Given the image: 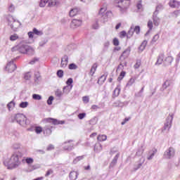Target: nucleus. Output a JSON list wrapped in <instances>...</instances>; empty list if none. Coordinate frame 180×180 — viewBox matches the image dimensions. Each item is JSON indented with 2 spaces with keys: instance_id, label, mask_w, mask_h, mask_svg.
I'll use <instances>...</instances> for the list:
<instances>
[{
  "instance_id": "obj_1",
  "label": "nucleus",
  "mask_w": 180,
  "mask_h": 180,
  "mask_svg": "<svg viewBox=\"0 0 180 180\" xmlns=\"http://www.w3.org/2000/svg\"><path fill=\"white\" fill-rule=\"evenodd\" d=\"M19 152H15L12 154L11 158H7L4 160V164L8 169L18 168L20 165V158L22 156Z\"/></svg>"
},
{
  "instance_id": "obj_2",
  "label": "nucleus",
  "mask_w": 180,
  "mask_h": 180,
  "mask_svg": "<svg viewBox=\"0 0 180 180\" xmlns=\"http://www.w3.org/2000/svg\"><path fill=\"white\" fill-rule=\"evenodd\" d=\"M11 122H13V123H15V122H16V123H18L20 126H22V127H26L27 124H29V122L27 121L26 115L22 113H18L12 116Z\"/></svg>"
},
{
  "instance_id": "obj_3",
  "label": "nucleus",
  "mask_w": 180,
  "mask_h": 180,
  "mask_svg": "<svg viewBox=\"0 0 180 180\" xmlns=\"http://www.w3.org/2000/svg\"><path fill=\"white\" fill-rule=\"evenodd\" d=\"M6 20L8 23V26L13 30L14 32H16L19 27H20V22L19 20L15 19L13 16L8 15L6 17Z\"/></svg>"
},
{
  "instance_id": "obj_4",
  "label": "nucleus",
  "mask_w": 180,
  "mask_h": 180,
  "mask_svg": "<svg viewBox=\"0 0 180 180\" xmlns=\"http://www.w3.org/2000/svg\"><path fill=\"white\" fill-rule=\"evenodd\" d=\"M115 4L120 8V12L124 13L130 6V0H115Z\"/></svg>"
},
{
  "instance_id": "obj_5",
  "label": "nucleus",
  "mask_w": 180,
  "mask_h": 180,
  "mask_svg": "<svg viewBox=\"0 0 180 180\" xmlns=\"http://www.w3.org/2000/svg\"><path fill=\"white\" fill-rule=\"evenodd\" d=\"M172 120H174V114L169 113L166 119V122L165 123V126L162 129V132L164 131H169V129H171L172 126Z\"/></svg>"
},
{
  "instance_id": "obj_6",
  "label": "nucleus",
  "mask_w": 180,
  "mask_h": 180,
  "mask_svg": "<svg viewBox=\"0 0 180 180\" xmlns=\"http://www.w3.org/2000/svg\"><path fill=\"white\" fill-rule=\"evenodd\" d=\"M175 155V149L174 148H169L164 154L165 158L167 160H170V158H173Z\"/></svg>"
},
{
  "instance_id": "obj_7",
  "label": "nucleus",
  "mask_w": 180,
  "mask_h": 180,
  "mask_svg": "<svg viewBox=\"0 0 180 180\" xmlns=\"http://www.w3.org/2000/svg\"><path fill=\"white\" fill-rule=\"evenodd\" d=\"M63 150L66 151H71L74 148V143H72V140L66 141L63 143Z\"/></svg>"
},
{
  "instance_id": "obj_8",
  "label": "nucleus",
  "mask_w": 180,
  "mask_h": 180,
  "mask_svg": "<svg viewBox=\"0 0 180 180\" xmlns=\"http://www.w3.org/2000/svg\"><path fill=\"white\" fill-rule=\"evenodd\" d=\"M44 122L45 123H52V124H64L65 123L64 120H58L53 118H45L44 119Z\"/></svg>"
},
{
  "instance_id": "obj_9",
  "label": "nucleus",
  "mask_w": 180,
  "mask_h": 180,
  "mask_svg": "<svg viewBox=\"0 0 180 180\" xmlns=\"http://www.w3.org/2000/svg\"><path fill=\"white\" fill-rule=\"evenodd\" d=\"M18 67L16 66V64L13 63V60H11L8 63L6 70L8 71V72H13V71L16 70Z\"/></svg>"
},
{
  "instance_id": "obj_10",
  "label": "nucleus",
  "mask_w": 180,
  "mask_h": 180,
  "mask_svg": "<svg viewBox=\"0 0 180 180\" xmlns=\"http://www.w3.org/2000/svg\"><path fill=\"white\" fill-rule=\"evenodd\" d=\"M82 25V20L81 19H73L70 24V27L72 29H77V27H79Z\"/></svg>"
},
{
  "instance_id": "obj_11",
  "label": "nucleus",
  "mask_w": 180,
  "mask_h": 180,
  "mask_svg": "<svg viewBox=\"0 0 180 180\" xmlns=\"http://www.w3.org/2000/svg\"><path fill=\"white\" fill-rule=\"evenodd\" d=\"M112 15L111 11H107L105 14H103V15H98L100 19L99 21L101 23H106L108 22V16Z\"/></svg>"
},
{
  "instance_id": "obj_12",
  "label": "nucleus",
  "mask_w": 180,
  "mask_h": 180,
  "mask_svg": "<svg viewBox=\"0 0 180 180\" xmlns=\"http://www.w3.org/2000/svg\"><path fill=\"white\" fill-rule=\"evenodd\" d=\"M130 51H131V49H130V47H128L123 51L120 56V58H122V60H126V58H127L129 56H130Z\"/></svg>"
},
{
  "instance_id": "obj_13",
  "label": "nucleus",
  "mask_w": 180,
  "mask_h": 180,
  "mask_svg": "<svg viewBox=\"0 0 180 180\" xmlns=\"http://www.w3.org/2000/svg\"><path fill=\"white\" fill-rule=\"evenodd\" d=\"M144 162H146V158L141 157L139 161V164L134 167V171H137V169H140Z\"/></svg>"
},
{
  "instance_id": "obj_14",
  "label": "nucleus",
  "mask_w": 180,
  "mask_h": 180,
  "mask_svg": "<svg viewBox=\"0 0 180 180\" xmlns=\"http://www.w3.org/2000/svg\"><path fill=\"white\" fill-rule=\"evenodd\" d=\"M172 84V80L171 79H167L162 84V88L160 89L161 91H165L167 88L169 86H171V84Z\"/></svg>"
},
{
  "instance_id": "obj_15",
  "label": "nucleus",
  "mask_w": 180,
  "mask_h": 180,
  "mask_svg": "<svg viewBox=\"0 0 180 180\" xmlns=\"http://www.w3.org/2000/svg\"><path fill=\"white\" fill-rule=\"evenodd\" d=\"M27 46L26 44H20L18 45V51L19 53H21L22 54H25L26 53V50H27Z\"/></svg>"
},
{
  "instance_id": "obj_16",
  "label": "nucleus",
  "mask_w": 180,
  "mask_h": 180,
  "mask_svg": "<svg viewBox=\"0 0 180 180\" xmlns=\"http://www.w3.org/2000/svg\"><path fill=\"white\" fill-rule=\"evenodd\" d=\"M79 12V8H72L69 12V16H70V18H74V16H76V15H77Z\"/></svg>"
},
{
  "instance_id": "obj_17",
  "label": "nucleus",
  "mask_w": 180,
  "mask_h": 180,
  "mask_svg": "<svg viewBox=\"0 0 180 180\" xmlns=\"http://www.w3.org/2000/svg\"><path fill=\"white\" fill-rule=\"evenodd\" d=\"M164 63V53H160L158 56V60L155 63V65H161Z\"/></svg>"
},
{
  "instance_id": "obj_18",
  "label": "nucleus",
  "mask_w": 180,
  "mask_h": 180,
  "mask_svg": "<svg viewBox=\"0 0 180 180\" xmlns=\"http://www.w3.org/2000/svg\"><path fill=\"white\" fill-rule=\"evenodd\" d=\"M68 64V56H65L63 58H62L60 67H62V68H65Z\"/></svg>"
},
{
  "instance_id": "obj_19",
  "label": "nucleus",
  "mask_w": 180,
  "mask_h": 180,
  "mask_svg": "<svg viewBox=\"0 0 180 180\" xmlns=\"http://www.w3.org/2000/svg\"><path fill=\"white\" fill-rule=\"evenodd\" d=\"M51 125L50 124H46L44 128V134L49 135L51 134Z\"/></svg>"
},
{
  "instance_id": "obj_20",
  "label": "nucleus",
  "mask_w": 180,
  "mask_h": 180,
  "mask_svg": "<svg viewBox=\"0 0 180 180\" xmlns=\"http://www.w3.org/2000/svg\"><path fill=\"white\" fill-rule=\"evenodd\" d=\"M25 54H27V56H34V49H33V47L28 45L27 47V50L25 51Z\"/></svg>"
},
{
  "instance_id": "obj_21",
  "label": "nucleus",
  "mask_w": 180,
  "mask_h": 180,
  "mask_svg": "<svg viewBox=\"0 0 180 180\" xmlns=\"http://www.w3.org/2000/svg\"><path fill=\"white\" fill-rule=\"evenodd\" d=\"M171 8H179L180 2L176 0H172L169 3Z\"/></svg>"
},
{
  "instance_id": "obj_22",
  "label": "nucleus",
  "mask_w": 180,
  "mask_h": 180,
  "mask_svg": "<svg viewBox=\"0 0 180 180\" xmlns=\"http://www.w3.org/2000/svg\"><path fill=\"white\" fill-rule=\"evenodd\" d=\"M120 84H118L113 91V97L117 98V96H119V95L120 94Z\"/></svg>"
},
{
  "instance_id": "obj_23",
  "label": "nucleus",
  "mask_w": 180,
  "mask_h": 180,
  "mask_svg": "<svg viewBox=\"0 0 180 180\" xmlns=\"http://www.w3.org/2000/svg\"><path fill=\"white\" fill-rule=\"evenodd\" d=\"M172 61H174V58L172 56H167L164 60V63L166 65H171V64H172Z\"/></svg>"
},
{
  "instance_id": "obj_24",
  "label": "nucleus",
  "mask_w": 180,
  "mask_h": 180,
  "mask_svg": "<svg viewBox=\"0 0 180 180\" xmlns=\"http://www.w3.org/2000/svg\"><path fill=\"white\" fill-rule=\"evenodd\" d=\"M153 25L155 26H158L160 25V22L161 20L158 18V16H157V15H155V13H153Z\"/></svg>"
},
{
  "instance_id": "obj_25",
  "label": "nucleus",
  "mask_w": 180,
  "mask_h": 180,
  "mask_svg": "<svg viewBox=\"0 0 180 180\" xmlns=\"http://www.w3.org/2000/svg\"><path fill=\"white\" fill-rule=\"evenodd\" d=\"M70 179L71 180H76L78 178V172L72 171L70 173Z\"/></svg>"
},
{
  "instance_id": "obj_26",
  "label": "nucleus",
  "mask_w": 180,
  "mask_h": 180,
  "mask_svg": "<svg viewBox=\"0 0 180 180\" xmlns=\"http://www.w3.org/2000/svg\"><path fill=\"white\" fill-rule=\"evenodd\" d=\"M164 9V6L161 4H159L155 8V11H154L153 13H155V15H158L159 12H160V11H162Z\"/></svg>"
},
{
  "instance_id": "obj_27",
  "label": "nucleus",
  "mask_w": 180,
  "mask_h": 180,
  "mask_svg": "<svg viewBox=\"0 0 180 180\" xmlns=\"http://www.w3.org/2000/svg\"><path fill=\"white\" fill-rule=\"evenodd\" d=\"M95 153H99L102 151V145L101 143H96L94 146Z\"/></svg>"
},
{
  "instance_id": "obj_28",
  "label": "nucleus",
  "mask_w": 180,
  "mask_h": 180,
  "mask_svg": "<svg viewBox=\"0 0 180 180\" xmlns=\"http://www.w3.org/2000/svg\"><path fill=\"white\" fill-rule=\"evenodd\" d=\"M155 153H157V150H152L149 151V155L147 157V160H148L149 161L150 160H153V158H154V156L155 155Z\"/></svg>"
},
{
  "instance_id": "obj_29",
  "label": "nucleus",
  "mask_w": 180,
  "mask_h": 180,
  "mask_svg": "<svg viewBox=\"0 0 180 180\" xmlns=\"http://www.w3.org/2000/svg\"><path fill=\"white\" fill-rule=\"evenodd\" d=\"M106 11H108V8L105 6L101 7L98 11V16H102L103 15H106V13H105V12H106Z\"/></svg>"
},
{
  "instance_id": "obj_30",
  "label": "nucleus",
  "mask_w": 180,
  "mask_h": 180,
  "mask_svg": "<svg viewBox=\"0 0 180 180\" xmlns=\"http://www.w3.org/2000/svg\"><path fill=\"white\" fill-rule=\"evenodd\" d=\"M15 103L13 102V101L9 102L7 104V108H8L9 112L13 110V109L15 108Z\"/></svg>"
},
{
  "instance_id": "obj_31",
  "label": "nucleus",
  "mask_w": 180,
  "mask_h": 180,
  "mask_svg": "<svg viewBox=\"0 0 180 180\" xmlns=\"http://www.w3.org/2000/svg\"><path fill=\"white\" fill-rule=\"evenodd\" d=\"M71 89H72V85L70 86H65L63 87V94H65L66 95H68L69 92H71Z\"/></svg>"
},
{
  "instance_id": "obj_32",
  "label": "nucleus",
  "mask_w": 180,
  "mask_h": 180,
  "mask_svg": "<svg viewBox=\"0 0 180 180\" xmlns=\"http://www.w3.org/2000/svg\"><path fill=\"white\" fill-rule=\"evenodd\" d=\"M96 68H98V65H96V63H94L92 65V67H91V68L90 70V72H89L90 75L91 77H94V74H95V72L96 71Z\"/></svg>"
},
{
  "instance_id": "obj_33",
  "label": "nucleus",
  "mask_w": 180,
  "mask_h": 180,
  "mask_svg": "<svg viewBox=\"0 0 180 180\" xmlns=\"http://www.w3.org/2000/svg\"><path fill=\"white\" fill-rule=\"evenodd\" d=\"M134 34V29L133 28V27H131V28L128 31V33L127 34V39H131L133 37Z\"/></svg>"
},
{
  "instance_id": "obj_34",
  "label": "nucleus",
  "mask_w": 180,
  "mask_h": 180,
  "mask_svg": "<svg viewBox=\"0 0 180 180\" xmlns=\"http://www.w3.org/2000/svg\"><path fill=\"white\" fill-rule=\"evenodd\" d=\"M107 139L108 136L105 134L98 135L97 137L98 141H106Z\"/></svg>"
},
{
  "instance_id": "obj_35",
  "label": "nucleus",
  "mask_w": 180,
  "mask_h": 180,
  "mask_svg": "<svg viewBox=\"0 0 180 180\" xmlns=\"http://www.w3.org/2000/svg\"><path fill=\"white\" fill-rule=\"evenodd\" d=\"M136 82V77H131L129 79V80L128 81L126 86H131L133 85V84H134Z\"/></svg>"
},
{
  "instance_id": "obj_36",
  "label": "nucleus",
  "mask_w": 180,
  "mask_h": 180,
  "mask_svg": "<svg viewBox=\"0 0 180 180\" xmlns=\"http://www.w3.org/2000/svg\"><path fill=\"white\" fill-rule=\"evenodd\" d=\"M147 43H148L147 40H144V41L141 43V46H139V50H140L141 51H144L146 47L147 46Z\"/></svg>"
},
{
  "instance_id": "obj_37",
  "label": "nucleus",
  "mask_w": 180,
  "mask_h": 180,
  "mask_svg": "<svg viewBox=\"0 0 180 180\" xmlns=\"http://www.w3.org/2000/svg\"><path fill=\"white\" fill-rule=\"evenodd\" d=\"M29 106V102L27 101H22L19 104V108H21L22 109H25Z\"/></svg>"
},
{
  "instance_id": "obj_38",
  "label": "nucleus",
  "mask_w": 180,
  "mask_h": 180,
  "mask_svg": "<svg viewBox=\"0 0 180 180\" xmlns=\"http://www.w3.org/2000/svg\"><path fill=\"white\" fill-rule=\"evenodd\" d=\"M58 4V0H50L49 2L48 6L52 7L56 6V5Z\"/></svg>"
},
{
  "instance_id": "obj_39",
  "label": "nucleus",
  "mask_w": 180,
  "mask_h": 180,
  "mask_svg": "<svg viewBox=\"0 0 180 180\" xmlns=\"http://www.w3.org/2000/svg\"><path fill=\"white\" fill-rule=\"evenodd\" d=\"M32 32L34 34H36L37 36H43V32L37 30V28H34Z\"/></svg>"
},
{
  "instance_id": "obj_40",
  "label": "nucleus",
  "mask_w": 180,
  "mask_h": 180,
  "mask_svg": "<svg viewBox=\"0 0 180 180\" xmlns=\"http://www.w3.org/2000/svg\"><path fill=\"white\" fill-rule=\"evenodd\" d=\"M8 11L11 13H13V12H15V5L13 4H9L8 6Z\"/></svg>"
},
{
  "instance_id": "obj_41",
  "label": "nucleus",
  "mask_w": 180,
  "mask_h": 180,
  "mask_svg": "<svg viewBox=\"0 0 180 180\" xmlns=\"http://www.w3.org/2000/svg\"><path fill=\"white\" fill-rule=\"evenodd\" d=\"M105 81H106V76L103 75L98 79V84H102Z\"/></svg>"
},
{
  "instance_id": "obj_42",
  "label": "nucleus",
  "mask_w": 180,
  "mask_h": 180,
  "mask_svg": "<svg viewBox=\"0 0 180 180\" xmlns=\"http://www.w3.org/2000/svg\"><path fill=\"white\" fill-rule=\"evenodd\" d=\"M18 39H19V36L18 35V34H13L10 36L11 41H15V40H18Z\"/></svg>"
},
{
  "instance_id": "obj_43",
  "label": "nucleus",
  "mask_w": 180,
  "mask_h": 180,
  "mask_svg": "<svg viewBox=\"0 0 180 180\" xmlns=\"http://www.w3.org/2000/svg\"><path fill=\"white\" fill-rule=\"evenodd\" d=\"M124 77H126V72L122 71L117 78V81H119L120 82V81H122V79H123V78H124Z\"/></svg>"
},
{
  "instance_id": "obj_44",
  "label": "nucleus",
  "mask_w": 180,
  "mask_h": 180,
  "mask_svg": "<svg viewBox=\"0 0 180 180\" xmlns=\"http://www.w3.org/2000/svg\"><path fill=\"white\" fill-rule=\"evenodd\" d=\"M144 92V87H142V89L136 94H135V96L136 98H141L143 96V93Z\"/></svg>"
},
{
  "instance_id": "obj_45",
  "label": "nucleus",
  "mask_w": 180,
  "mask_h": 180,
  "mask_svg": "<svg viewBox=\"0 0 180 180\" xmlns=\"http://www.w3.org/2000/svg\"><path fill=\"white\" fill-rule=\"evenodd\" d=\"M30 78H32V72H28L25 73V75H24L25 79L29 80V79H30Z\"/></svg>"
},
{
  "instance_id": "obj_46",
  "label": "nucleus",
  "mask_w": 180,
  "mask_h": 180,
  "mask_svg": "<svg viewBox=\"0 0 180 180\" xmlns=\"http://www.w3.org/2000/svg\"><path fill=\"white\" fill-rule=\"evenodd\" d=\"M56 75L58 77V78H63V77H64V71L62 70H58Z\"/></svg>"
},
{
  "instance_id": "obj_47",
  "label": "nucleus",
  "mask_w": 180,
  "mask_h": 180,
  "mask_svg": "<svg viewBox=\"0 0 180 180\" xmlns=\"http://www.w3.org/2000/svg\"><path fill=\"white\" fill-rule=\"evenodd\" d=\"M49 2V0H41L39 3V6L41 8H44L46 6V4Z\"/></svg>"
},
{
  "instance_id": "obj_48",
  "label": "nucleus",
  "mask_w": 180,
  "mask_h": 180,
  "mask_svg": "<svg viewBox=\"0 0 180 180\" xmlns=\"http://www.w3.org/2000/svg\"><path fill=\"white\" fill-rule=\"evenodd\" d=\"M32 98L34 99V101H41V96L39 94H33Z\"/></svg>"
},
{
  "instance_id": "obj_49",
  "label": "nucleus",
  "mask_w": 180,
  "mask_h": 180,
  "mask_svg": "<svg viewBox=\"0 0 180 180\" xmlns=\"http://www.w3.org/2000/svg\"><path fill=\"white\" fill-rule=\"evenodd\" d=\"M90 124H96L98 123V118L94 117L89 121Z\"/></svg>"
},
{
  "instance_id": "obj_50",
  "label": "nucleus",
  "mask_w": 180,
  "mask_h": 180,
  "mask_svg": "<svg viewBox=\"0 0 180 180\" xmlns=\"http://www.w3.org/2000/svg\"><path fill=\"white\" fill-rule=\"evenodd\" d=\"M69 70H77L78 66L75 63H71L68 66Z\"/></svg>"
},
{
  "instance_id": "obj_51",
  "label": "nucleus",
  "mask_w": 180,
  "mask_h": 180,
  "mask_svg": "<svg viewBox=\"0 0 180 180\" xmlns=\"http://www.w3.org/2000/svg\"><path fill=\"white\" fill-rule=\"evenodd\" d=\"M160 39V34H156L152 39V43H155Z\"/></svg>"
},
{
  "instance_id": "obj_52",
  "label": "nucleus",
  "mask_w": 180,
  "mask_h": 180,
  "mask_svg": "<svg viewBox=\"0 0 180 180\" xmlns=\"http://www.w3.org/2000/svg\"><path fill=\"white\" fill-rule=\"evenodd\" d=\"M53 101H54V97L53 96H50L47 100L48 105H53Z\"/></svg>"
},
{
  "instance_id": "obj_53",
  "label": "nucleus",
  "mask_w": 180,
  "mask_h": 180,
  "mask_svg": "<svg viewBox=\"0 0 180 180\" xmlns=\"http://www.w3.org/2000/svg\"><path fill=\"white\" fill-rule=\"evenodd\" d=\"M86 117V113L85 112L79 113L77 115L78 119H79L80 120H82V119L85 118Z\"/></svg>"
},
{
  "instance_id": "obj_54",
  "label": "nucleus",
  "mask_w": 180,
  "mask_h": 180,
  "mask_svg": "<svg viewBox=\"0 0 180 180\" xmlns=\"http://www.w3.org/2000/svg\"><path fill=\"white\" fill-rule=\"evenodd\" d=\"M136 8H137L138 11H139L140 12H141V11H143V5L141 4V1H139L137 3Z\"/></svg>"
},
{
  "instance_id": "obj_55",
  "label": "nucleus",
  "mask_w": 180,
  "mask_h": 180,
  "mask_svg": "<svg viewBox=\"0 0 180 180\" xmlns=\"http://www.w3.org/2000/svg\"><path fill=\"white\" fill-rule=\"evenodd\" d=\"M41 131H43V128H41V127H35V133H37V134H40Z\"/></svg>"
},
{
  "instance_id": "obj_56",
  "label": "nucleus",
  "mask_w": 180,
  "mask_h": 180,
  "mask_svg": "<svg viewBox=\"0 0 180 180\" xmlns=\"http://www.w3.org/2000/svg\"><path fill=\"white\" fill-rule=\"evenodd\" d=\"M55 95L58 98H61L63 96V91H61L60 90H56L55 92Z\"/></svg>"
},
{
  "instance_id": "obj_57",
  "label": "nucleus",
  "mask_w": 180,
  "mask_h": 180,
  "mask_svg": "<svg viewBox=\"0 0 180 180\" xmlns=\"http://www.w3.org/2000/svg\"><path fill=\"white\" fill-rule=\"evenodd\" d=\"M40 79H41L40 75H35L34 82H36V84H39V82H40Z\"/></svg>"
},
{
  "instance_id": "obj_58",
  "label": "nucleus",
  "mask_w": 180,
  "mask_h": 180,
  "mask_svg": "<svg viewBox=\"0 0 180 180\" xmlns=\"http://www.w3.org/2000/svg\"><path fill=\"white\" fill-rule=\"evenodd\" d=\"M82 101L84 103H89V96H84L82 97Z\"/></svg>"
},
{
  "instance_id": "obj_59",
  "label": "nucleus",
  "mask_w": 180,
  "mask_h": 180,
  "mask_svg": "<svg viewBox=\"0 0 180 180\" xmlns=\"http://www.w3.org/2000/svg\"><path fill=\"white\" fill-rule=\"evenodd\" d=\"M144 153V148H141L138 150V151L136 152V155H143V153Z\"/></svg>"
},
{
  "instance_id": "obj_60",
  "label": "nucleus",
  "mask_w": 180,
  "mask_h": 180,
  "mask_svg": "<svg viewBox=\"0 0 180 180\" xmlns=\"http://www.w3.org/2000/svg\"><path fill=\"white\" fill-rule=\"evenodd\" d=\"M72 82H74L72 78H69L66 82L67 86H71V85H72Z\"/></svg>"
},
{
  "instance_id": "obj_61",
  "label": "nucleus",
  "mask_w": 180,
  "mask_h": 180,
  "mask_svg": "<svg viewBox=\"0 0 180 180\" xmlns=\"http://www.w3.org/2000/svg\"><path fill=\"white\" fill-rule=\"evenodd\" d=\"M25 162L29 165V164H33V162H34V160H33V158H27L25 159Z\"/></svg>"
},
{
  "instance_id": "obj_62",
  "label": "nucleus",
  "mask_w": 180,
  "mask_h": 180,
  "mask_svg": "<svg viewBox=\"0 0 180 180\" xmlns=\"http://www.w3.org/2000/svg\"><path fill=\"white\" fill-rule=\"evenodd\" d=\"M81 160H84V156H79V157L76 158L73 160V162H74V164H77V162H78V161H81Z\"/></svg>"
},
{
  "instance_id": "obj_63",
  "label": "nucleus",
  "mask_w": 180,
  "mask_h": 180,
  "mask_svg": "<svg viewBox=\"0 0 180 180\" xmlns=\"http://www.w3.org/2000/svg\"><path fill=\"white\" fill-rule=\"evenodd\" d=\"M81 160H84V156H79V157L76 158L73 160V162H74V164H77V162H78V161H81Z\"/></svg>"
},
{
  "instance_id": "obj_64",
  "label": "nucleus",
  "mask_w": 180,
  "mask_h": 180,
  "mask_svg": "<svg viewBox=\"0 0 180 180\" xmlns=\"http://www.w3.org/2000/svg\"><path fill=\"white\" fill-rule=\"evenodd\" d=\"M13 148L14 150H19V148H20V143H15L13 145Z\"/></svg>"
}]
</instances>
